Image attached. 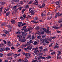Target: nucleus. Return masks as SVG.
I'll return each mask as SVG.
<instances>
[{"instance_id":"f8f14e48","label":"nucleus","mask_w":62,"mask_h":62,"mask_svg":"<svg viewBox=\"0 0 62 62\" xmlns=\"http://www.w3.org/2000/svg\"><path fill=\"white\" fill-rule=\"evenodd\" d=\"M42 56H43L42 55L41 56H40V58H41L42 59H46V57H45Z\"/></svg>"},{"instance_id":"680f3d73","label":"nucleus","mask_w":62,"mask_h":62,"mask_svg":"<svg viewBox=\"0 0 62 62\" xmlns=\"http://www.w3.org/2000/svg\"><path fill=\"white\" fill-rule=\"evenodd\" d=\"M20 19L22 20H23V18L22 16H21L20 17Z\"/></svg>"},{"instance_id":"412c9836","label":"nucleus","mask_w":62,"mask_h":62,"mask_svg":"<svg viewBox=\"0 0 62 62\" xmlns=\"http://www.w3.org/2000/svg\"><path fill=\"white\" fill-rule=\"evenodd\" d=\"M56 14L58 15V16H61V14L59 12L58 13Z\"/></svg>"},{"instance_id":"4468645a","label":"nucleus","mask_w":62,"mask_h":62,"mask_svg":"<svg viewBox=\"0 0 62 62\" xmlns=\"http://www.w3.org/2000/svg\"><path fill=\"white\" fill-rule=\"evenodd\" d=\"M62 22V20L61 19H60L58 21V23H60L61 22Z\"/></svg>"},{"instance_id":"bf43d9fd","label":"nucleus","mask_w":62,"mask_h":62,"mask_svg":"<svg viewBox=\"0 0 62 62\" xmlns=\"http://www.w3.org/2000/svg\"><path fill=\"white\" fill-rule=\"evenodd\" d=\"M42 60H40L38 61H37V62H42Z\"/></svg>"},{"instance_id":"58836bf2","label":"nucleus","mask_w":62,"mask_h":62,"mask_svg":"<svg viewBox=\"0 0 62 62\" xmlns=\"http://www.w3.org/2000/svg\"><path fill=\"white\" fill-rule=\"evenodd\" d=\"M9 13H10V12H7L6 14V16H8V15H9Z\"/></svg>"},{"instance_id":"4c0bfd02","label":"nucleus","mask_w":62,"mask_h":62,"mask_svg":"<svg viewBox=\"0 0 62 62\" xmlns=\"http://www.w3.org/2000/svg\"><path fill=\"white\" fill-rule=\"evenodd\" d=\"M23 16L24 18H26V16L25 14L23 15Z\"/></svg>"},{"instance_id":"e2e57ef3","label":"nucleus","mask_w":62,"mask_h":62,"mask_svg":"<svg viewBox=\"0 0 62 62\" xmlns=\"http://www.w3.org/2000/svg\"><path fill=\"white\" fill-rule=\"evenodd\" d=\"M55 54V52H51V54L53 55L54 54Z\"/></svg>"},{"instance_id":"de8ad7c7","label":"nucleus","mask_w":62,"mask_h":62,"mask_svg":"<svg viewBox=\"0 0 62 62\" xmlns=\"http://www.w3.org/2000/svg\"><path fill=\"white\" fill-rule=\"evenodd\" d=\"M18 26H19V27H21V26H22V25L21 24V23H20L18 24Z\"/></svg>"},{"instance_id":"13d9d810","label":"nucleus","mask_w":62,"mask_h":62,"mask_svg":"<svg viewBox=\"0 0 62 62\" xmlns=\"http://www.w3.org/2000/svg\"><path fill=\"white\" fill-rule=\"evenodd\" d=\"M58 16L57 15H56V14L54 16L55 18H57Z\"/></svg>"},{"instance_id":"cd10ccee","label":"nucleus","mask_w":62,"mask_h":62,"mask_svg":"<svg viewBox=\"0 0 62 62\" xmlns=\"http://www.w3.org/2000/svg\"><path fill=\"white\" fill-rule=\"evenodd\" d=\"M45 42L46 43L48 44L49 43V42L48 41V40H47V39H46L45 40Z\"/></svg>"},{"instance_id":"603ef678","label":"nucleus","mask_w":62,"mask_h":62,"mask_svg":"<svg viewBox=\"0 0 62 62\" xmlns=\"http://www.w3.org/2000/svg\"><path fill=\"white\" fill-rule=\"evenodd\" d=\"M61 7V5H59L57 7V8H59Z\"/></svg>"},{"instance_id":"aec40b11","label":"nucleus","mask_w":62,"mask_h":62,"mask_svg":"<svg viewBox=\"0 0 62 62\" xmlns=\"http://www.w3.org/2000/svg\"><path fill=\"white\" fill-rule=\"evenodd\" d=\"M33 29V28H32V27H30L29 28H28V31H30L31 30Z\"/></svg>"},{"instance_id":"9b49d317","label":"nucleus","mask_w":62,"mask_h":62,"mask_svg":"<svg viewBox=\"0 0 62 62\" xmlns=\"http://www.w3.org/2000/svg\"><path fill=\"white\" fill-rule=\"evenodd\" d=\"M18 8V6H15L13 8V10H15V9H16L17 8Z\"/></svg>"},{"instance_id":"0eeeda50","label":"nucleus","mask_w":62,"mask_h":62,"mask_svg":"<svg viewBox=\"0 0 62 62\" xmlns=\"http://www.w3.org/2000/svg\"><path fill=\"white\" fill-rule=\"evenodd\" d=\"M34 53L37 54L38 53H39V50H34Z\"/></svg>"},{"instance_id":"37998d69","label":"nucleus","mask_w":62,"mask_h":62,"mask_svg":"<svg viewBox=\"0 0 62 62\" xmlns=\"http://www.w3.org/2000/svg\"><path fill=\"white\" fill-rule=\"evenodd\" d=\"M33 2V1L31 0L28 3V4H32V3Z\"/></svg>"},{"instance_id":"2eb2a0df","label":"nucleus","mask_w":62,"mask_h":62,"mask_svg":"<svg viewBox=\"0 0 62 62\" xmlns=\"http://www.w3.org/2000/svg\"><path fill=\"white\" fill-rule=\"evenodd\" d=\"M33 4L34 5H36V6H38L39 5V3H38V2H34L33 3Z\"/></svg>"},{"instance_id":"4be33fe9","label":"nucleus","mask_w":62,"mask_h":62,"mask_svg":"<svg viewBox=\"0 0 62 62\" xmlns=\"http://www.w3.org/2000/svg\"><path fill=\"white\" fill-rule=\"evenodd\" d=\"M33 44L34 45H37V44H38V42H37L36 41H35L33 43Z\"/></svg>"},{"instance_id":"a18cd8bd","label":"nucleus","mask_w":62,"mask_h":62,"mask_svg":"<svg viewBox=\"0 0 62 62\" xmlns=\"http://www.w3.org/2000/svg\"><path fill=\"white\" fill-rule=\"evenodd\" d=\"M32 61L33 62H36L38 61V60H32Z\"/></svg>"},{"instance_id":"5701e85b","label":"nucleus","mask_w":62,"mask_h":62,"mask_svg":"<svg viewBox=\"0 0 62 62\" xmlns=\"http://www.w3.org/2000/svg\"><path fill=\"white\" fill-rule=\"evenodd\" d=\"M46 58L47 59H50V58H51V56H48L47 57H46Z\"/></svg>"},{"instance_id":"f704fd0d","label":"nucleus","mask_w":62,"mask_h":62,"mask_svg":"<svg viewBox=\"0 0 62 62\" xmlns=\"http://www.w3.org/2000/svg\"><path fill=\"white\" fill-rule=\"evenodd\" d=\"M28 32V30L27 29H25V30H24V32L25 33H27V32Z\"/></svg>"},{"instance_id":"20e7f679","label":"nucleus","mask_w":62,"mask_h":62,"mask_svg":"<svg viewBox=\"0 0 62 62\" xmlns=\"http://www.w3.org/2000/svg\"><path fill=\"white\" fill-rule=\"evenodd\" d=\"M26 41V39H25V37H23V39L21 40V42H25Z\"/></svg>"},{"instance_id":"4d7b16f0","label":"nucleus","mask_w":62,"mask_h":62,"mask_svg":"<svg viewBox=\"0 0 62 62\" xmlns=\"http://www.w3.org/2000/svg\"><path fill=\"white\" fill-rule=\"evenodd\" d=\"M43 49V47L42 46H41L40 47H39V49Z\"/></svg>"},{"instance_id":"7c9ffc66","label":"nucleus","mask_w":62,"mask_h":62,"mask_svg":"<svg viewBox=\"0 0 62 62\" xmlns=\"http://www.w3.org/2000/svg\"><path fill=\"white\" fill-rule=\"evenodd\" d=\"M49 30H47L45 32L46 34H49Z\"/></svg>"},{"instance_id":"72a5a7b5","label":"nucleus","mask_w":62,"mask_h":62,"mask_svg":"<svg viewBox=\"0 0 62 62\" xmlns=\"http://www.w3.org/2000/svg\"><path fill=\"white\" fill-rule=\"evenodd\" d=\"M25 8L27 9L29 8V6L28 5H26L25 7Z\"/></svg>"},{"instance_id":"473e14b6","label":"nucleus","mask_w":62,"mask_h":62,"mask_svg":"<svg viewBox=\"0 0 62 62\" xmlns=\"http://www.w3.org/2000/svg\"><path fill=\"white\" fill-rule=\"evenodd\" d=\"M1 35L3 37H5L6 36V35L3 33Z\"/></svg>"},{"instance_id":"bb28decb","label":"nucleus","mask_w":62,"mask_h":62,"mask_svg":"<svg viewBox=\"0 0 62 62\" xmlns=\"http://www.w3.org/2000/svg\"><path fill=\"white\" fill-rule=\"evenodd\" d=\"M13 54V53H9L8 54V56H11V55H12V54Z\"/></svg>"},{"instance_id":"e433bc0d","label":"nucleus","mask_w":62,"mask_h":62,"mask_svg":"<svg viewBox=\"0 0 62 62\" xmlns=\"http://www.w3.org/2000/svg\"><path fill=\"white\" fill-rule=\"evenodd\" d=\"M22 46L23 47H25L27 46V44H25V45H22Z\"/></svg>"},{"instance_id":"09e8293b","label":"nucleus","mask_w":62,"mask_h":62,"mask_svg":"<svg viewBox=\"0 0 62 62\" xmlns=\"http://www.w3.org/2000/svg\"><path fill=\"white\" fill-rule=\"evenodd\" d=\"M43 30V28L41 27V28H40V32H41V31H42Z\"/></svg>"},{"instance_id":"8fccbe9b","label":"nucleus","mask_w":62,"mask_h":62,"mask_svg":"<svg viewBox=\"0 0 62 62\" xmlns=\"http://www.w3.org/2000/svg\"><path fill=\"white\" fill-rule=\"evenodd\" d=\"M16 33L18 34H21V32L19 31H17L16 32Z\"/></svg>"},{"instance_id":"423d86ee","label":"nucleus","mask_w":62,"mask_h":62,"mask_svg":"<svg viewBox=\"0 0 62 62\" xmlns=\"http://www.w3.org/2000/svg\"><path fill=\"white\" fill-rule=\"evenodd\" d=\"M6 26L8 27V28L10 29H12V27H11V26L10 25V24H8Z\"/></svg>"},{"instance_id":"864d4df0","label":"nucleus","mask_w":62,"mask_h":62,"mask_svg":"<svg viewBox=\"0 0 62 62\" xmlns=\"http://www.w3.org/2000/svg\"><path fill=\"white\" fill-rule=\"evenodd\" d=\"M44 33V31H42L41 32V34L42 35H43Z\"/></svg>"},{"instance_id":"f3484780","label":"nucleus","mask_w":62,"mask_h":62,"mask_svg":"<svg viewBox=\"0 0 62 62\" xmlns=\"http://www.w3.org/2000/svg\"><path fill=\"white\" fill-rule=\"evenodd\" d=\"M39 28H40L39 27V26H38L36 28H35V30H38L39 29Z\"/></svg>"},{"instance_id":"79ce46f5","label":"nucleus","mask_w":62,"mask_h":62,"mask_svg":"<svg viewBox=\"0 0 62 62\" xmlns=\"http://www.w3.org/2000/svg\"><path fill=\"white\" fill-rule=\"evenodd\" d=\"M38 17L37 16H36L35 17L34 20H38Z\"/></svg>"},{"instance_id":"9d476101","label":"nucleus","mask_w":62,"mask_h":62,"mask_svg":"<svg viewBox=\"0 0 62 62\" xmlns=\"http://www.w3.org/2000/svg\"><path fill=\"white\" fill-rule=\"evenodd\" d=\"M6 25V22H4L1 24V26H4Z\"/></svg>"},{"instance_id":"ea45409f","label":"nucleus","mask_w":62,"mask_h":62,"mask_svg":"<svg viewBox=\"0 0 62 62\" xmlns=\"http://www.w3.org/2000/svg\"><path fill=\"white\" fill-rule=\"evenodd\" d=\"M23 8V7H20L18 8V9H19V10H21V9Z\"/></svg>"},{"instance_id":"6ab92c4d","label":"nucleus","mask_w":62,"mask_h":62,"mask_svg":"<svg viewBox=\"0 0 62 62\" xmlns=\"http://www.w3.org/2000/svg\"><path fill=\"white\" fill-rule=\"evenodd\" d=\"M11 23H15V21L14 20H12Z\"/></svg>"},{"instance_id":"5fc2aeb1","label":"nucleus","mask_w":62,"mask_h":62,"mask_svg":"<svg viewBox=\"0 0 62 62\" xmlns=\"http://www.w3.org/2000/svg\"><path fill=\"white\" fill-rule=\"evenodd\" d=\"M3 41V42L4 43V44H6V43H7V42H6V41L5 40H4Z\"/></svg>"},{"instance_id":"6e6d98bb","label":"nucleus","mask_w":62,"mask_h":62,"mask_svg":"<svg viewBox=\"0 0 62 62\" xmlns=\"http://www.w3.org/2000/svg\"><path fill=\"white\" fill-rule=\"evenodd\" d=\"M55 4H56V5H59V2H58V1H57L55 3Z\"/></svg>"},{"instance_id":"f03ea898","label":"nucleus","mask_w":62,"mask_h":62,"mask_svg":"<svg viewBox=\"0 0 62 62\" xmlns=\"http://www.w3.org/2000/svg\"><path fill=\"white\" fill-rule=\"evenodd\" d=\"M23 55H25V56L26 57H27L28 56H30V54L25 53L24 52H23Z\"/></svg>"},{"instance_id":"f257e3e1","label":"nucleus","mask_w":62,"mask_h":62,"mask_svg":"<svg viewBox=\"0 0 62 62\" xmlns=\"http://www.w3.org/2000/svg\"><path fill=\"white\" fill-rule=\"evenodd\" d=\"M29 47V46H27V48H24V50L25 51H26V52H28V51H30L33 48V47L32 46H31L30 47Z\"/></svg>"},{"instance_id":"393cba45","label":"nucleus","mask_w":62,"mask_h":62,"mask_svg":"<svg viewBox=\"0 0 62 62\" xmlns=\"http://www.w3.org/2000/svg\"><path fill=\"white\" fill-rule=\"evenodd\" d=\"M28 38H29V39H31V35H29L28 36Z\"/></svg>"},{"instance_id":"c03bdc74","label":"nucleus","mask_w":62,"mask_h":62,"mask_svg":"<svg viewBox=\"0 0 62 62\" xmlns=\"http://www.w3.org/2000/svg\"><path fill=\"white\" fill-rule=\"evenodd\" d=\"M41 16L42 17H44V16H46V15L43 14V13H42L41 14Z\"/></svg>"},{"instance_id":"338daca9","label":"nucleus","mask_w":62,"mask_h":62,"mask_svg":"<svg viewBox=\"0 0 62 62\" xmlns=\"http://www.w3.org/2000/svg\"><path fill=\"white\" fill-rule=\"evenodd\" d=\"M37 38L38 39H39L40 38V36H37Z\"/></svg>"},{"instance_id":"b1692460","label":"nucleus","mask_w":62,"mask_h":62,"mask_svg":"<svg viewBox=\"0 0 62 62\" xmlns=\"http://www.w3.org/2000/svg\"><path fill=\"white\" fill-rule=\"evenodd\" d=\"M27 45H29V46H30L31 45V44L29 42H28L27 43Z\"/></svg>"},{"instance_id":"3c124183","label":"nucleus","mask_w":62,"mask_h":62,"mask_svg":"<svg viewBox=\"0 0 62 62\" xmlns=\"http://www.w3.org/2000/svg\"><path fill=\"white\" fill-rule=\"evenodd\" d=\"M30 43H33V41H32V40L31 39L30 40Z\"/></svg>"},{"instance_id":"c9c22d12","label":"nucleus","mask_w":62,"mask_h":62,"mask_svg":"<svg viewBox=\"0 0 62 62\" xmlns=\"http://www.w3.org/2000/svg\"><path fill=\"white\" fill-rule=\"evenodd\" d=\"M1 5H4V4H5V2H1Z\"/></svg>"},{"instance_id":"39448f33","label":"nucleus","mask_w":62,"mask_h":62,"mask_svg":"<svg viewBox=\"0 0 62 62\" xmlns=\"http://www.w3.org/2000/svg\"><path fill=\"white\" fill-rule=\"evenodd\" d=\"M3 32L5 33L6 34H7V35H8L9 34V32L8 31L6 30H4Z\"/></svg>"},{"instance_id":"c756f323","label":"nucleus","mask_w":62,"mask_h":62,"mask_svg":"<svg viewBox=\"0 0 62 62\" xmlns=\"http://www.w3.org/2000/svg\"><path fill=\"white\" fill-rule=\"evenodd\" d=\"M5 49L4 48H3L1 49H0L1 52H4V51H5Z\"/></svg>"},{"instance_id":"2f4dec72","label":"nucleus","mask_w":62,"mask_h":62,"mask_svg":"<svg viewBox=\"0 0 62 62\" xmlns=\"http://www.w3.org/2000/svg\"><path fill=\"white\" fill-rule=\"evenodd\" d=\"M59 47V46H57V45L55 46L54 48H56V49H57V48H58Z\"/></svg>"},{"instance_id":"a211bd4d","label":"nucleus","mask_w":62,"mask_h":62,"mask_svg":"<svg viewBox=\"0 0 62 62\" xmlns=\"http://www.w3.org/2000/svg\"><path fill=\"white\" fill-rule=\"evenodd\" d=\"M48 40L49 41H51L52 40V39L51 38H50V39L47 38L46 39Z\"/></svg>"},{"instance_id":"1a4fd4ad","label":"nucleus","mask_w":62,"mask_h":62,"mask_svg":"<svg viewBox=\"0 0 62 62\" xmlns=\"http://www.w3.org/2000/svg\"><path fill=\"white\" fill-rule=\"evenodd\" d=\"M5 50L6 51H10V48L8 47H6L5 48Z\"/></svg>"},{"instance_id":"7ed1b4c3","label":"nucleus","mask_w":62,"mask_h":62,"mask_svg":"<svg viewBox=\"0 0 62 62\" xmlns=\"http://www.w3.org/2000/svg\"><path fill=\"white\" fill-rule=\"evenodd\" d=\"M29 13H31V15H34V14H35V12L34 11V10L32 9L29 12Z\"/></svg>"},{"instance_id":"ddd939ff","label":"nucleus","mask_w":62,"mask_h":62,"mask_svg":"<svg viewBox=\"0 0 62 62\" xmlns=\"http://www.w3.org/2000/svg\"><path fill=\"white\" fill-rule=\"evenodd\" d=\"M24 60L25 62H28V57H26Z\"/></svg>"},{"instance_id":"69168bd1","label":"nucleus","mask_w":62,"mask_h":62,"mask_svg":"<svg viewBox=\"0 0 62 62\" xmlns=\"http://www.w3.org/2000/svg\"><path fill=\"white\" fill-rule=\"evenodd\" d=\"M41 58L40 57V56H39V57H38V60H40Z\"/></svg>"},{"instance_id":"49530a36","label":"nucleus","mask_w":62,"mask_h":62,"mask_svg":"<svg viewBox=\"0 0 62 62\" xmlns=\"http://www.w3.org/2000/svg\"><path fill=\"white\" fill-rule=\"evenodd\" d=\"M43 30H44V31L45 32H46V28H43Z\"/></svg>"},{"instance_id":"774afa93","label":"nucleus","mask_w":62,"mask_h":62,"mask_svg":"<svg viewBox=\"0 0 62 62\" xmlns=\"http://www.w3.org/2000/svg\"><path fill=\"white\" fill-rule=\"evenodd\" d=\"M31 16L30 15H28L27 16L28 18H31Z\"/></svg>"},{"instance_id":"0e129e2a","label":"nucleus","mask_w":62,"mask_h":62,"mask_svg":"<svg viewBox=\"0 0 62 62\" xmlns=\"http://www.w3.org/2000/svg\"><path fill=\"white\" fill-rule=\"evenodd\" d=\"M4 46V44H0V47H3Z\"/></svg>"},{"instance_id":"a878e982","label":"nucleus","mask_w":62,"mask_h":62,"mask_svg":"<svg viewBox=\"0 0 62 62\" xmlns=\"http://www.w3.org/2000/svg\"><path fill=\"white\" fill-rule=\"evenodd\" d=\"M14 2H19V0H13Z\"/></svg>"},{"instance_id":"6e6552de","label":"nucleus","mask_w":62,"mask_h":62,"mask_svg":"<svg viewBox=\"0 0 62 62\" xmlns=\"http://www.w3.org/2000/svg\"><path fill=\"white\" fill-rule=\"evenodd\" d=\"M45 7V4L44 3H43L41 6H40L39 8H43Z\"/></svg>"},{"instance_id":"c85d7f7f","label":"nucleus","mask_w":62,"mask_h":62,"mask_svg":"<svg viewBox=\"0 0 62 62\" xmlns=\"http://www.w3.org/2000/svg\"><path fill=\"white\" fill-rule=\"evenodd\" d=\"M51 18H52V17L51 16L48 17L47 18V20H51Z\"/></svg>"},{"instance_id":"dca6fc26","label":"nucleus","mask_w":62,"mask_h":62,"mask_svg":"<svg viewBox=\"0 0 62 62\" xmlns=\"http://www.w3.org/2000/svg\"><path fill=\"white\" fill-rule=\"evenodd\" d=\"M54 29H58L60 28V27H56V26H55L54 27Z\"/></svg>"},{"instance_id":"052dcab7","label":"nucleus","mask_w":62,"mask_h":62,"mask_svg":"<svg viewBox=\"0 0 62 62\" xmlns=\"http://www.w3.org/2000/svg\"><path fill=\"white\" fill-rule=\"evenodd\" d=\"M13 58L12 57H9V59H10V60H12V59H13Z\"/></svg>"},{"instance_id":"a19ab883","label":"nucleus","mask_w":62,"mask_h":62,"mask_svg":"<svg viewBox=\"0 0 62 62\" xmlns=\"http://www.w3.org/2000/svg\"><path fill=\"white\" fill-rule=\"evenodd\" d=\"M26 9H25V8L23 9L22 10V13H23V12H24V11H25V10Z\"/></svg>"}]
</instances>
